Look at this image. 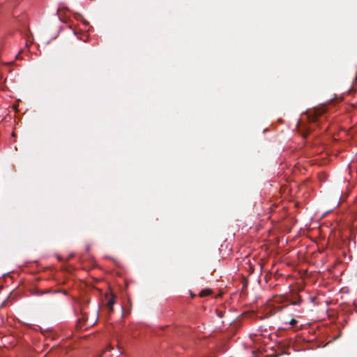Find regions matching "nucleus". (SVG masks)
I'll return each instance as SVG.
<instances>
[{"label": "nucleus", "instance_id": "obj_1", "mask_svg": "<svg viewBox=\"0 0 357 357\" xmlns=\"http://www.w3.org/2000/svg\"><path fill=\"white\" fill-rule=\"evenodd\" d=\"M108 302H107V306L110 311H112L113 310V305L115 303L114 296L113 294L108 295Z\"/></svg>", "mask_w": 357, "mask_h": 357}, {"label": "nucleus", "instance_id": "obj_3", "mask_svg": "<svg viewBox=\"0 0 357 357\" xmlns=\"http://www.w3.org/2000/svg\"><path fill=\"white\" fill-rule=\"evenodd\" d=\"M206 294L204 291H202V292L200 293V296H206Z\"/></svg>", "mask_w": 357, "mask_h": 357}, {"label": "nucleus", "instance_id": "obj_2", "mask_svg": "<svg viewBox=\"0 0 357 357\" xmlns=\"http://www.w3.org/2000/svg\"><path fill=\"white\" fill-rule=\"evenodd\" d=\"M296 319H292L290 321V322H289V324H290L291 325H294V324H296Z\"/></svg>", "mask_w": 357, "mask_h": 357}]
</instances>
